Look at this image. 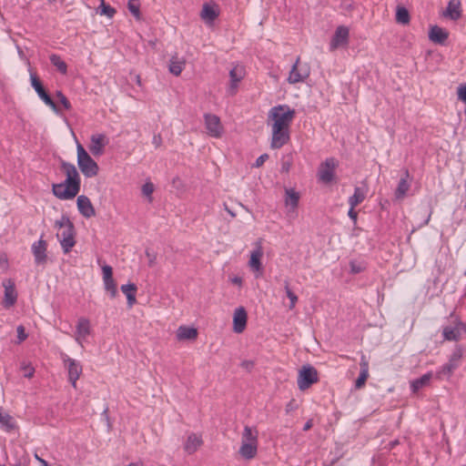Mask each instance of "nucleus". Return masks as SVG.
<instances>
[{
  "label": "nucleus",
  "mask_w": 466,
  "mask_h": 466,
  "mask_svg": "<svg viewBox=\"0 0 466 466\" xmlns=\"http://www.w3.org/2000/svg\"><path fill=\"white\" fill-rule=\"evenodd\" d=\"M61 169L66 179L58 184H53L52 192L59 199H73L80 191L81 178L74 164L61 160Z\"/></svg>",
  "instance_id": "1"
},
{
  "label": "nucleus",
  "mask_w": 466,
  "mask_h": 466,
  "mask_svg": "<svg viewBox=\"0 0 466 466\" xmlns=\"http://www.w3.org/2000/svg\"><path fill=\"white\" fill-rule=\"evenodd\" d=\"M55 228L62 229L56 234L64 253H68L75 246V227L66 215H62L59 220L55 222Z\"/></svg>",
  "instance_id": "2"
},
{
  "label": "nucleus",
  "mask_w": 466,
  "mask_h": 466,
  "mask_svg": "<svg viewBox=\"0 0 466 466\" xmlns=\"http://www.w3.org/2000/svg\"><path fill=\"white\" fill-rule=\"evenodd\" d=\"M295 110L287 105L273 106L268 112V118L273 121L272 127L289 130V126L295 116Z\"/></svg>",
  "instance_id": "3"
},
{
  "label": "nucleus",
  "mask_w": 466,
  "mask_h": 466,
  "mask_svg": "<svg viewBox=\"0 0 466 466\" xmlns=\"http://www.w3.org/2000/svg\"><path fill=\"white\" fill-rule=\"evenodd\" d=\"M77 165L86 177L97 175L99 167L96 162L88 155L82 145L77 144Z\"/></svg>",
  "instance_id": "4"
},
{
  "label": "nucleus",
  "mask_w": 466,
  "mask_h": 466,
  "mask_svg": "<svg viewBox=\"0 0 466 466\" xmlns=\"http://www.w3.org/2000/svg\"><path fill=\"white\" fill-rule=\"evenodd\" d=\"M319 380L317 370L310 365H304L299 371L298 387L300 390L309 389Z\"/></svg>",
  "instance_id": "5"
},
{
  "label": "nucleus",
  "mask_w": 466,
  "mask_h": 466,
  "mask_svg": "<svg viewBox=\"0 0 466 466\" xmlns=\"http://www.w3.org/2000/svg\"><path fill=\"white\" fill-rule=\"evenodd\" d=\"M30 81L32 87L35 89V91L37 93L38 96L43 100V102L46 106H50L55 113L59 114V108L57 107L56 104L53 101L51 96L47 94L40 79L35 73H30Z\"/></svg>",
  "instance_id": "6"
},
{
  "label": "nucleus",
  "mask_w": 466,
  "mask_h": 466,
  "mask_svg": "<svg viewBox=\"0 0 466 466\" xmlns=\"http://www.w3.org/2000/svg\"><path fill=\"white\" fill-rule=\"evenodd\" d=\"M61 358L67 370L69 382L74 388H76V381L82 373L81 364L77 360L68 357L66 353H62Z\"/></svg>",
  "instance_id": "7"
},
{
  "label": "nucleus",
  "mask_w": 466,
  "mask_h": 466,
  "mask_svg": "<svg viewBox=\"0 0 466 466\" xmlns=\"http://www.w3.org/2000/svg\"><path fill=\"white\" fill-rule=\"evenodd\" d=\"M338 167V161L329 157L327 158L321 165L319 166L318 171V177L320 181L323 183L329 184L334 178L335 169Z\"/></svg>",
  "instance_id": "8"
},
{
  "label": "nucleus",
  "mask_w": 466,
  "mask_h": 466,
  "mask_svg": "<svg viewBox=\"0 0 466 466\" xmlns=\"http://www.w3.org/2000/svg\"><path fill=\"white\" fill-rule=\"evenodd\" d=\"M204 122L208 136L216 138L222 136L224 128L218 116L207 113L204 115Z\"/></svg>",
  "instance_id": "9"
},
{
  "label": "nucleus",
  "mask_w": 466,
  "mask_h": 466,
  "mask_svg": "<svg viewBox=\"0 0 466 466\" xmlns=\"http://www.w3.org/2000/svg\"><path fill=\"white\" fill-rule=\"evenodd\" d=\"M299 60L300 58L298 57L291 67L288 78L289 84L303 82L309 76V67L307 65H301Z\"/></svg>",
  "instance_id": "10"
},
{
  "label": "nucleus",
  "mask_w": 466,
  "mask_h": 466,
  "mask_svg": "<svg viewBox=\"0 0 466 466\" xmlns=\"http://www.w3.org/2000/svg\"><path fill=\"white\" fill-rule=\"evenodd\" d=\"M256 248L252 250L250 254V259L248 261V266L251 270L254 272H258L259 275L263 272V267L261 263V258L263 257V248H262V241L258 239L255 243Z\"/></svg>",
  "instance_id": "11"
},
{
  "label": "nucleus",
  "mask_w": 466,
  "mask_h": 466,
  "mask_svg": "<svg viewBox=\"0 0 466 466\" xmlns=\"http://www.w3.org/2000/svg\"><path fill=\"white\" fill-rule=\"evenodd\" d=\"M289 140V130L272 127V137L270 147L273 149L282 147Z\"/></svg>",
  "instance_id": "12"
},
{
  "label": "nucleus",
  "mask_w": 466,
  "mask_h": 466,
  "mask_svg": "<svg viewBox=\"0 0 466 466\" xmlns=\"http://www.w3.org/2000/svg\"><path fill=\"white\" fill-rule=\"evenodd\" d=\"M465 331V325L461 321H457L453 326L444 327L442 335L446 340L457 341L461 338L462 333Z\"/></svg>",
  "instance_id": "13"
},
{
  "label": "nucleus",
  "mask_w": 466,
  "mask_h": 466,
  "mask_svg": "<svg viewBox=\"0 0 466 466\" xmlns=\"http://www.w3.org/2000/svg\"><path fill=\"white\" fill-rule=\"evenodd\" d=\"M3 287L5 288V297L3 305L8 309L15 305L17 299V293L15 290V283L11 279H5L3 281Z\"/></svg>",
  "instance_id": "14"
},
{
  "label": "nucleus",
  "mask_w": 466,
  "mask_h": 466,
  "mask_svg": "<svg viewBox=\"0 0 466 466\" xmlns=\"http://www.w3.org/2000/svg\"><path fill=\"white\" fill-rule=\"evenodd\" d=\"M108 144V139L104 134L92 135L90 137L89 150L94 156L104 153V147Z\"/></svg>",
  "instance_id": "15"
},
{
  "label": "nucleus",
  "mask_w": 466,
  "mask_h": 466,
  "mask_svg": "<svg viewBox=\"0 0 466 466\" xmlns=\"http://www.w3.org/2000/svg\"><path fill=\"white\" fill-rule=\"evenodd\" d=\"M76 205H77L79 213L83 217H85L86 218H90L96 215L95 208H94L93 204L91 203L90 199L86 196H85V195L78 196L77 199H76Z\"/></svg>",
  "instance_id": "16"
},
{
  "label": "nucleus",
  "mask_w": 466,
  "mask_h": 466,
  "mask_svg": "<svg viewBox=\"0 0 466 466\" xmlns=\"http://www.w3.org/2000/svg\"><path fill=\"white\" fill-rule=\"evenodd\" d=\"M46 240L42 238L32 245V252L37 265H42L46 262Z\"/></svg>",
  "instance_id": "17"
},
{
  "label": "nucleus",
  "mask_w": 466,
  "mask_h": 466,
  "mask_svg": "<svg viewBox=\"0 0 466 466\" xmlns=\"http://www.w3.org/2000/svg\"><path fill=\"white\" fill-rule=\"evenodd\" d=\"M247 311L243 307L235 309L233 316V329L236 333H241L247 326Z\"/></svg>",
  "instance_id": "18"
},
{
  "label": "nucleus",
  "mask_w": 466,
  "mask_h": 466,
  "mask_svg": "<svg viewBox=\"0 0 466 466\" xmlns=\"http://www.w3.org/2000/svg\"><path fill=\"white\" fill-rule=\"evenodd\" d=\"M349 29L346 26H338L330 42V50L348 44Z\"/></svg>",
  "instance_id": "19"
},
{
  "label": "nucleus",
  "mask_w": 466,
  "mask_h": 466,
  "mask_svg": "<svg viewBox=\"0 0 466 466\" xmlns=\"http://www.w3.org/2000/svg\"><path fill=\"white\" fill-rule=\"evenodd\" d=\"M360 375L355 381V388L358 390L364 387L366 380L369 378V360L364 354L360 357Z\"/></svg>",
  "instance_id": "20"
},
{
  "label": "nucleus",
  "mask_w": 466,
  "mask_h": 466,
  "mask_svg": "<svg viewBox=\"0 0 466 466\" xmlns=\"http://www.w3.org/2000/svg\"><path fill=\"white\" fill-rule=\"evenodd\" d=\"M203 444V440H202V437L201 435H198L196 433H190L187 438V441H185V444H184V450L185 451L191 455L193 453H195L198 449L202 446Z\"/></svg>",
  "instance_id": "21"
},
{
  "label": "nucleus",
  "mask_w": 466,
  "mask_h": 466,
  "mask_svg": "<svg viewBox=\"0 0 466 466\" xmlns=\"http://www.w3.org/2000/svg\"><path fill=\"white\" fill-rule=\"evenodd\" d=\"M448 37L449 33L445 29L438 25H433L431 27L429 32V38L431 42L439 45H443L448 39Z\"/></svg>",
  "instance_id": "22"
},
{
  "label": "nucleus",
  "mask_w": 466,
  "mask_h": 466,
  "mask_svg": "<svg viewBox=\"0 0 466 466\" xmlns=\"http://www.w3.org/2000/svg\"><path fill=\"white\" fill-rule=\"evenodd\" d=\"M90 321L86 318H80L76 325V340L81 344V340L90 334Z\"/></svg>",
  "instance_id": "23"
},
{
  "label": "nucleus",
  "mask_w": 466,
  "mask_h": 466,
  "mask_svg": "<svg viewBox=\"0 0 466 466\" xmlns=\"http://www.w3.org/2000/svg\"><path fill=\"white\" fill-rule=\"evenodd\" d=\"M229 77H230V86H229V93L231 95H234L236 92V89L238 87V84L241 81V79L244 77V69L240 66H234L229 71Z\"/></svg>",
  "instance_id": "24"
},
{
  "label": "nucleus",
  "mask_w": 466,
  "mask_h": 466,
  "mask_svg": "<svg viewBox=\"0 0 466 466\" xmlns=\"http://www.w3.org/2000/svg\"><path fill=\"white\" fill-rule=\"evenodd\" d=\"M410 178V173L408 169L404 170L403 177L400 179L398 187L395 190V197L398 199H401L405 197L406 193L410 189V183L408 179Z\"/></svg>",
  "instance_id": "25"
},
{
  "label": "nucleus",
  "mask_w": 466,
  "mask_h": 466,
  "mask_svg": "<svg viewBox=\"0 0 466 466\" xmlns=\"http://www.w3.org/2000/svg\"><path fill=\"white\" fill-rule=\"evenodd\" d=\"M219 15V12L216 9L215 5L205 3L202 6L200 17L206 23H212Z\"/></svg>",
  "instance_id": "26"
},
{
  "label": "nucleus",
  "mask_w": 466,
  "mask_h": 466,
  "mask_svg": "<svg viewBox=\"0 0 466 466\" xmlns=\"http://www.w3.org/2000/svg\"><path fill=\"white\" fill-rule=\"evenodd\" d=\"M367 192L368 189L366 187H356L354 188L353 195L349 198V205L351 206V208H356L358 205L364 201L367 196Z\"/></svg>",
  "instance_id": "27"
},
{
  "label": "nucleus",
  "mask_w": 466,
  "mask_h": 466,
  "mask_svg": "<svg viewBox=\"0 0 466 466\" xmlns=\"http://www.w3.org/2000/svg\"><path fill=\"white\" fill-rule=\"evenodd\" d=\"M443 15L451 20H457L461 16V2L459 0H450Z\"/></svg>",
  "instance_id": "28"
},
{
  "label": "nucleus",
  "mask_w": 466,
  "mask_h": 466,
  "mask_svg": "<svg viewBox=\"0 0 466 466\" xmlns=\"http://www.w3.org/2000/svg\"><path fill=\"white\" fill-rule=\"evenodd\" d=\"M198 337V330L195 328L180 326L177 331L178 340L195 339Z\"/></svg>",
  "instance_id": "29"
},
{
  "label": "nucleus",
  "mask_w": 466,
  "mask_h": 466,
  "mask_svg": "<svg viewBox=\"0 0 466 466\" xmlns=\"http://www.w3.org/2000/svg\"><path fill=\"white\" fill-rule=\"evenodd\" d=\"M137 286L134 283L125 284L121 286V291L127 296V304L132 307L136 302Z\"/></svg>",
  "instance_id": "30"
},
{
  "label": "nucleus",
  "mask_w": 466,
  "mask_h": 466,
  "mask_svg": "<svg viewBox=\"0 0 466 466\" xmlns=\"http://www.w3.org/2000/svg\"><path fill=\"white\" fill-rule=\"evenodd\" d=\"M185 60L174 56L169 60L168 70L174 76H179L184 68Z\"/></svg>",
  "instance_id": "31"
},
{
  "label": "nucleus",
  "mask_w": 466,
  "mask_h": 466,
  "mask_svg": "<svg viewBox=\"0 0 466 466\" xmlns=\"http://www.w3.org/2000/svg\"><path fill=\"white\" fill-rule=\"evenodd\" d=\"M258 451V444L255 443H241L239 453L240 455L247 459L251 460L253 459Z\"/></svg>",
  "instance_id": "32"
},
{
  "label": "nucleus",
  "mask_w": 466,
  "mask_h": 466,
  "mask_svg": "<svg viewBox=\"0 0 466 466\" xmlns=\"http://www.w3.org/2000/svg\"><path fill=\"white\" fill-rule=\"evenodd\" d=\"M285 203L292 208H296L299 201V194L294 188H286Z\"/></svg>",
  "instance_id": "33"
},
{
  "label": "nucleus",
  "mask_w": 466,
  "mask_h": 466,
  "mask_svg": "<svg viewBox=\"0 0 466 466\" xmlns=\"http://www.w3.org/2000/svg\"><path fill=\"white\" fill-rule=\"evenodd\" d=\"M431 379V373L428 372V373L422 375L420 378L414 380L413 381H411V384H410L411 390L413 392H417L421 388L428 385Z\"/></svg>",
  "instance_id": "34"
},
{
  "label": "nucleus",
  "mask_w": 466,
  "mask_h": 466,
  "mask_svg": "<svg viewBox=\"0 0 466 466\" xmlns=\"http://www.w3.org/2000/svg\"><path fill=\"white\" fill-rule=\"evenodd\" d=\"M258 444V431L249 426H245L242 433V443Z\"/></svg>",
  "instance_id": "35"
},
{
  "label": "nucleus",
  "mask_w": 466,
  "mask_h": 466,
  "mask_svg": "<svg viewBox=\"0 0 466 466\" xmlns=\"http://www.w3.org/2000/svg\"><path fill=\"white\" fill-rule=\"evenodd\" d=\"M410 13L404 6L398 5L396 10V22L401 25H407L410 23Z\"/></svg>",
  "instance_id": "36"
},
{
  "label": "nucleus",
  "mask_w": 466,
  "mask_h": 466,
  "mask_svg": "<svg viewBox=\"0 0 466 466\" xmlns=\"http://www.w3.org/2000/svg\"><path fill=\"white\" fill-rule=\"evenodd\" d=\"M0 424L5 428V431L9 432L15 429V423L13 418L7 414L2 412V408L0 407Z\"/></svg>",
  "instance_id": "37"
},
{
  "label": "nucleus",
  "mask_w": 466,
  "mask_h": 466,
  "mask_svg": "<svg viewBox=\"0 0 466 466\" xmlns=\"http://www.w3.org/2000/svg\"><path fill=\"white\" fill-rule=\"evenodd\" d=\"M51 64L57 68V70L61 74H66L67 72V66L66 64L61 59V57L56 54H52L49 56Z\"/></svg>",
  "instance_id": "38"
},
{
  "label": "nucleus",
  "mask_w": 466,
  "mask_h": 466,
  "mask_svg": "<svg viewBox=\"0 0 466 466\" xmlns=\"http://www.w3.org/2000/svg\"><path fill=\"white\" fill-rule=\"evenodd\" d=\"M284 289L287 294V297L290 300V304L289 306V309H293L296 306V303L298 302V296L289 289V280L284 281Z\"/></svg>",
  "instance_id": "39"
},
{
  "label": "nucleus",
  "mask_w": 466,
  "mask_h": 466,
  "mask_svg": "<svg viewBox=\"0 0 466 466\" xmlns=\"http://www.w3.org/2000/svg\"><path fill=\"white\" fill-rule=\"evenodd\" d=\"M350 273L359 274L360 272H363L366 269L367 264H366V262L361 261V260H351L350 262Z\"/></svg>",
  "instance_id": "40"
},
{
  "label": "nucleus",
  "mask_w": 466,
  "mask_h": 466,
  "mask_svg": "<svg viewBox=\"0 0 466 466\" xmlns=\"http://www.w3.org/2000/svg\"><path fill=\"white\" fill-rule=\"evenodd\" d=\"M127 8L129 12L137 18H140V2L139 0H128Z\"/></svg>",
  "instance_id": "41"
},
{
  "label": "nucleus",
  "mask_w": 466,
  "mask_h": 466,
  "mask_svg": "<svg viewBox=\"0 0 466 466\" xmlns=\"http://www.w3.org/2000/svg\"><path fill=\"white\" fill-rule=\"evenodd\" d=\"M105 289L109 292L111 298H115L117 294L116 284L114 279H104Z\"/></svg>",
  "instance_id": "42"
},
{
  "label": "nucleus",
  "mask_w": 466,
  "mask_h": 466,
  "mask_svg": "<svg viewBox=\"0 0 466 466\" xmlns=\"http://www.w3.org/2000/svg\"><path fill=\"white\" fill-rule=\"evenodd\" d=\"M459 366L456 364V363H453L451 361H448L447 363H445L441 370H440V374H442V375H447V376H450L453 373V371L458 368Z\"/></svg>",
  "instance_id": "43"
},
{
  "label": "nucleus",
  "mask_w": 466,
  "mask_h": 466,
  "mask_svg": "<svg viewBox=\"0 0 466 466\" xmlns=\"http://www.w3.org/2000/svg\"><path fill=\"white\" fill-rule=\"evenodd\" d=\"M100 7H101L100 14L105 15L108 17H112L116 13V10L113 7H111L110 5H106L103 0H102V4H101Z\"/></svg>",
  "instance_id": "44"
},
{
  "label": "nucleus",
  "mask_w": 466,
  "mask_h": 466,
  "mask_svg": "<svg viewBox=\"0 0 466 466\" xmlns=\"http://www.w3.org/2000/svg\"><path fill=\"white\" fill-rule=\"evenodd\" d=\"M56 96L59 99V102L61 103V105L63 106V107L65 109H66V110L71 109V103L69 102V100L66 98V96L61 91L56 92Z\"/></svg>",
  "instance_id": "45"
},
{
  "label": "nucleus",
  "mask_w": 466,
  "mask_h": 466,
  "mask_svg": "<svg viewBox=\"0 0 466 466\" xmlns=\"http://www.w3.org/2000/svg\"><path fill=\"white\" fill-rule=\"evenodd\" d=\"M462 358V351L461 349H456L450 357V361L456 363L460 366V361Z\"/></svg>",
  "instance_id": "46"
},
{
  "label": "nucleus",
  "mask_w": 466,
  "mask_h": 466,
  "mask_svg": "<svg viewBox=\"0 0 466 466\" xmlns=\"http://www.w3.org/2000/svg\"><path fill=\"white\" fill-rule=\"evenodd\" d=\"M102 272H103V280L104 279H113V269L112 267L108 265H105L102 267Z\"/></svg>",
  "instance_id": "47"
},
{
  "label": "nucleus",
  "mask_w": 466,
  "mask_h": 466,
  "mask_svg": "<svg viewBox=\"0 0 466 466\" xmlns=\"http://www.w3.org/2000/svg\"><path fill=\"white\" fill-rule=\"evenodd\" d=\"M154 191V185L150 182H147L142 187V193L147 196L150 197Z\"/></svg>",
  "instance_id": "48"
},
{
  "label": "nucleus",
  "mask_w": 466,
  "mask_h": 466,
  "mask_svg": "<svg viewBox=\"0 0 466 466\" xmlns=\"http://www.w3.org/2000/svg\"><path fill=\"white\" fill-rule=\"evenodd\" d=\"M268 158V154H262L260 155L255 161V163L252 165L253 167H260L264 163L265 161Z\"/></svg>",
  "instance_id": "49"
},
{
  "label": "nucleus",
  "mask_w": 466,
  "mask_h": 466,
  "mask_svg": "<svg viewBox=\"0 0 466 466\" xmlns=\"http://www.w3.org/2000/svg\"><path fill=\"white\" fill-rule=\"evenodd\" d=\"M292 166L290 158H283L281 162V172L288 173Z\"/></svg>",
  "instance_id": "50"
},
{
  "label": "nucleus",
  "mask_w": 466,
  "mask_h": 466,
  "mask_svg": "<svg viewBox=\"0 0 466 466\" xmlns=\"http://www.w3.org/2000/svg\"><path fill=\"white\" fill-rule=\"evenodd\" d=\"M458 97L466 104V85L460 86L458 88Z\"/></svg>",
  "instance_id": "51"
},
{
  "label": "nucleus",
  "mask_w": 466,
  "mask_h": 466,
  "mask_svg": "<svg viewBox=\"0 0 466 466\" xmlns=\"http://www.w3.org/2000/svg\"><path fill=\"white\" fill-rule=\"evenodd\" d=\"M17 338L19 342L24 341L27 338L25 328L22 325L17 327Z\"/></svg>",
  "instance_id": "52"
},
{
  "label": "nucleus",
  "mask_w": 466,
  "mask_h": 466,
  "mask_svg": "<svg viewBox=\"0 0 466 466\" xmlns=\"http://www.w3.org/2000/svg\"><path fill=\"white\" fill-rule=\"evenodd\" d=\"M348 216L350 217V219H352L353 224L356 225L358 219V212L355 211V208H351V206H350Z\"/></svg>",
  "instance_id": "53"
},
{
  "label": "nucleus",
  "mask_w": 466,
  "mask_h": 466,
  "mask_svg": "<svg viewBox=\"0 0 466 466\" xmlns=\"http://www.w3.org/2000/svg\"><path fill=\"white\" fill-rule=\"evenodd\" d=\"M240 366L247 370L248 371H250L254 366H255V362L253 360H243L240 364Z\"/></svg>",
  "instance_id": "54"
},
{
  "label": "nucleus",
  "mask_w": 466,
  "mask_h": 466,
  "mask_svg": "<svg viewBox=\"0 0 466 466\" xmlns=\"http://www.w3.org/2000/svg\"><path fill=\"white\" fill-rule=\"evenodd\" d=\"M23 369L25 370V374L24 376L25 378H32L33 375H34V368L33 367H30V366H24Z\"/></svg>",
  "instance_id": "55"
},
{
  "label": "nucleus",
  "mask_w": 466,
  "mask_h": 466,
  "mask_svg": "<svg viewBox=\"0 0 466 466\" xmlns=\"http://www.w3.org/2000/svg\"><path fill=\"white\" fill-rule=\"evenodd\" d=\"M152 143L153 145L156 147H160L161 143H162V137L159 134L157 135H155L153 137V140H152Z\"/></svg>",
  "instance_id": "56"
},
{
  "label": "nucleus",
  "mask_w": 466,
  "mask_h": 466,
  "mask_svg": "<svg viewBox=\"0 0 466 466\" xmlns=\"http://www.w3.org/2000/svg\"><path fill=\"white\" fill-rule=\"evenodd\" d=\"M108 410H109L108 406H106V407H105V409L103 410V412H102V414H101V415H102V416L105 418V420H106L108 427H110V421H109Z\"/></svg>",
  "instance_id": "57"
},
{
  "label": "nucleus",
  "mask_w": 466,
  "mask_h": 466,
  "mask_svg": "<svg viewBox=\"0 0 466 466\" xmlns=\"http://www.w3.org/2000/svg\"><path fill=\"white\" fill-rule=\"evenodd\" d=\"M431 213H432V212H431V211H429L428 213H427V212H425L426 218L424 219L423 223H421V224L420 225V227H422V226L428 225V223H429V221H430V219H431Z\"/></svg>",
  "instance_id": "58"
},
{
  "label": "nucleus",
  "mask_w": 466,
  "mask_h": 466,
  "mask_svg": "<svg viewBox=\"0 0 466 466\" xmlns=\"http://www.w3.org/2000/svg\"><path fill=\"white\" fill-rule=\"evenodd\" d=\"M146 254L149 258L148 265L152 267L156 262V256H151L148 251H147Z\"/></svg>",
  "instance_id": "59"
},
{
  "label": "nucleus",
  "mask_w": 466,
  "mask_h": 466,
  "mask_svg": "<svg viewBox=\"0 0 466 466\" xmlns=\"http://www.w3.org/2000/svg\"><path fill=\"white\" fill-rule=\"evenodd\" d=\"M312 426H313L312 420H309L304 424L303 431H307L310 430Z\"/></svg>",
  "instance_id": "60"
},
{
  "label": "nucleus",
  "mask_w": 466,
  "mask_h": 466,
  "mask_svg": "<svg viewBox=\"0 0 466 466\" xmlns=\"http://www.w3.org/2000/svg\"><path fill=\"white\" fill-rule=\"evenodd\" d=\"M233 284L240 286L242 284V279L240 277H234L231 279Z\"/></svg>",
  "instance_id": "61"
},
{
  "label": "nucleus",
  "mask_w": 466,
  "mask_h": 466,
  "mask_svg": "<svg viewBox=\"0 0 466 466\" xmlns=\"http://www.w3.org/2000/svg\"><path fill=\"white\" fill-rule=\"evenodd\" d=\"M35 458L39 461V463H41L42 466H46V464H48V462L46 460L40 458L36 453L35 454Z\"/></svg>",
  "instance_id": "62"
},
{
  "label": "nucleus",
  "mask_w": 466,
  "mask_h": 466,
  "mask_svg": "<svg viewBox=\"0 0 466 466\" xmlns=\"http://www.w3.org/2000/svg\"><path fill=\"white\" fill-rule=\"evenodd\" d=\"M293 409L292 407V402L290 401L288 405H287V411L289 412V410H291Z\"/></svg>",
  "instance_id": "63"
},
{
  "label": "nucleus",
  "mask_w": 466,
  "mask_h": 466,
  "mask_svg": "<svg viewBox=\"0 0 466 466\" xmlns=\"http://www.w3.org/2000/svg\"><path fill=\"white\" fill-rule=\"evenodd\" d=\"M127 466H142V465L140 463H137V462H132V463H129Z\"/></svg>",
  "instance_id": "64"
}]
</instances>
